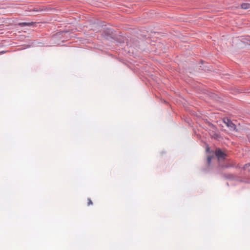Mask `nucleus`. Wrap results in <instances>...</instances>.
Returning <instances> with one entry per match:
<instances>
[{"label":"nucleus","instance_id":"4","mask_svg":"<svg viewBox=\"0 0 250 250\" xmlns=\"http://www.w3.org/2000/svg\"><path fill=\"white\" fill-rule=\"evenodd\" d=\"M209 135L211 138H213L216 140H219L221 138L220 135L213 130H211L209 131Z\"/></svg>","mask_w":250,"mask_h":250},{"label":"nucleus","instance_id":"6","mask_svg":"<svg viewBox=\"0 0 250 250\" xmlns=\"http://www.w3.org/2000/svg\"><path fill=\"white\" fill-rule=\"evenodd\" d=\"M241 7L243 9H248L250 8V3H244L241 5Z\"/></svg>","mask_w":250,"mask_h":250},{"label":"nucleus","instance_id":"2","mask_svg":"<svg viewBox=\"0 0 250 250\" xmlns=\"http://www.w3.org/2000/svg\"><path fill=\"white\" fill-rule=\"evenodd\" d=\"M223 122L224 124H225L229 128L230 130L234 131L235 130V125L228 118H224L223 119Z\"/></svg>","mask_w":250,"mask_h":250},{"label":"nucleus","instance_id":"5","mask_svg":"<svg viewBox=\"0 0 250 250\" xmlns=\"http://www.w3.org/2000/svg\"><path fill=\"white\" fill-rule=\"evenodd\" d=\"M223 176L227 179L233 180L234 177L232 174H223Z\"/></svg>","mask_w":250,"mask_h":250},{"label":"nucleus","instance_id":"11","mask_svg":"<svg viewBox=\"0 0 250 250\" xmlns=\"http://www.w3.org/2000/svg\"><path fill=\"white\" fill-rule=\"evenodd\" d=\"M209 147H207V151H209Z\"/></svg>","mask_w":250,"mask_h":250},{"label":"nucleus","instance_id":"9","mask_svg":"<svg viewBox=\"0 0 250 250\" xmlns=\"http://www.w3.org/2000/svg\"><path fill=\"white\" fill-rule=\"evenodd\" d=\"M87 201H88V202H87L88 206H89V205H91L93 204V203H92L91 200L90 198H88L87 199Z\"/></svg>","mask_w":250,"mask_h":250},{"label":"nucleus","instance_id":"3","mask_svg":"<svg viewBox=\"0 0 250 250\" xmlns=\"http://www.w3.org/2000/svg\"><path fill=\"white\" fill-rule=\"evenodd\" d=\"M235 165L233 163H222L221 162H219V167L221 168H230V167H234Z\"/></svg>","mask_w":250,"mask_h":250},{"label":"nucleus","instance_id":"1","mask_svg":"<svg viewBox=\"0 0 250 250\" xmlns=\"http://www.w3.org/2000/svg\"><path fill=\"white\" fill-rule=\"evenodd\" d=\"M215 155L219 161L226 159L227 154L223 151L221 148H217L215 151Z\"/></svg>","mask_w":250,"mask_h":250},{"label":"nucleus","instance_id":"8","mask_svg":"<svg viewBox=\"0 0 250 250\" xmlns=\"http://www.w3.org/2000/svg\"><path fill=\"white\" fill-rule=\"evenodd\" d=\"M30 23L28 22H21L19 23V25L21 26H24L26 25H29Z\"/></svg>","mask_w":250,"mask_h":250},{"label":"nucleus","instance_id":"10","mask_svg":"<svg viewBox=\"0 0 250 250\" xmlns=\"http://www.w3.org/2000/svg\"><path fill=\"white\" fill-rule=\"evenodd\" d=\"M33 11H35V12H38L39 11L38 9H35V8L33 9Z\"/></svg>","mask_w":250,"mask_h":250},{"label":"nucleus","instance_id":"7","mask_svg":"<svg viewBox=\"0 0 250 250\" xmlns=\"http://www.w3.org/2000/svg\"><path fill=\"white\" fill-rule=\"evenodd\" d=\"M212 159V156H208L207 157V164L208 166H209L211 163V161Z\"/></svg>","mask_w":250,"mask_h":250}]
</instances>
